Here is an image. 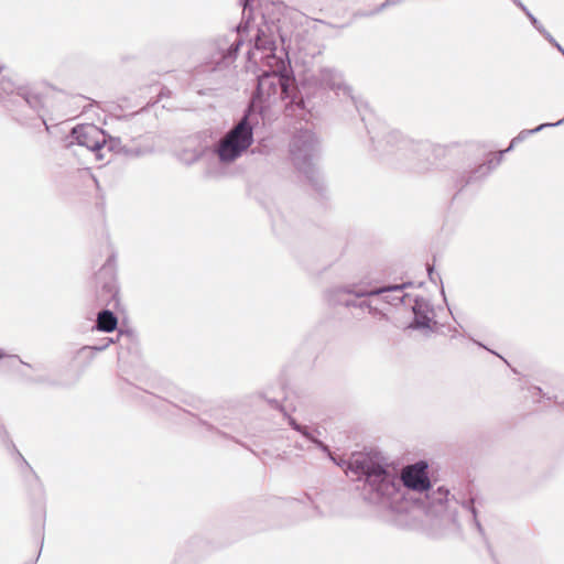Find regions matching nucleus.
I'll return each instance as SVG.
<instances>
[{
	"instance_id": "nucleus-30",
	"label": "nucleus",
	"mask_w": 564,
	"mask_h": 564,
	"mask_svg": "<svg viewBox=\"0 0 564 564\" xmlns=\"http://www.w3.org/2000/svg\"><path fill=\"white\" fill-rule=\"evenodd\" d=\"M19 457H21V459L26 464V462L24 460V458L22 457V454H19Z\"/></svg>"
},
{
	"instance_id": "nucleus-9",
	"label": "nucleus",
	"mask_w": 564,
	"mask_h": 564,
	"mask_svg": "<svg viewBox=\"0 0 564 564\" xmlns=\"http://www.w3.org/2000/svg\"><path fill=\"white\" fill-rule=\"evenodd\" d=\"M230 36L235 37V40L231 42L227 36H223L215 40L213 44L215 52L213 54L212 61L207 63L205 66H202L199 69H197L196 75H198L200 72H204L206 68H208L212 72H215L217 68L220 67V65L228 66L235 61L237 53L243 42L239 37L238 32H231Z\"/></svg>"
},
{
	"instance_id": "nucleus-22",
	"label": "nucleus",
	"mask_w": 564,
	"mask_h": 564,
	"mask_svg": "<svg viewBox=\"0 0 564 564\" xmlns=\"http://www.w3.org/2000/svg\"><path fill=\"white\" fill-rule=\"evenodd\" d=\"M534 29L542 35H544V33L547 32L540 22L534 26Z\"/></svg>"
},
{
	"instance_id": "nucleus-21",
	"label": "nucleus",
	"mask_w": 564,
	"mask_h": 564,
	"mask_svg": "<svg viewBox=\"0 0 564 564\" xmlns=\"http://www.w3.org/2000/svg\"><path fill=\"white\" fill-rule=\"evenodd\" d=\"M543 36L552 45L556 44V40L549 32H545Z\"/></svg>"
},
{
	"instance_id": "nucleus-29",
	"label": "nucleus",
	"mask_w": 564,
	"mask_h": 564,
	"mask_svg": "<svg viewBox=\"0 0 564 564\" xmlns=\"http://www.w3.org/2000/svg\"><path fill=\"white\" fill-rule=\"evenodd\" d=\"M478 346L486 348L481 343L475 341Z\"/></svg>"
},
{
	"instance_id": "nucleus-18",
	"label": "nucleus",
	"mask_w": 564,
	"mask_h": 564,
	"mask_svg": "<svg viewBox=\"0 0 564 564\" xmlns=\"http://www.w3.org/2000/svg\"><path fill=\"white\" fill-rule=\"evenodd\" d=\"M111 343H113V340L111 338H105V339H102L100 345L94 346L91 348L95 349V350L101 351V350L106 349Z\"/></svg>"
},
{
	"instance_id": "nucleus-15",
	"label": "nucleus",
	"mask_w": 564,
	"mask_h": 564,
	"mask_svg": "<svg viewBox=\"0 0 564 564\" xmlns=\"http://www.w3.org/2000/svg\"><path fill=\"white\" fill-rule=\"evenodd\" d=\"M98 283L101 279H105L102 282V290L106 291L111 296H115L117 289L115 284V256L111 254L107 262L102 265L100 271L96 276Z\"/></svg>"
},
{
	"instance_id": "nucleus-25",
	"label": "nucleus",
	"mask_w": 564,
	"mask_h": 564,
	"mask_svg": "<svg viewBox=\"0 0 564 564\" xmlns=\"http://www.w3.org/2000/svg\"><path fill=\"white\" fill-rule=\"evenodd\" d=\"M553 46H555L564 55V48L557 42Z\"/></svg>"
},
{
	"instance_id": "nucleus-23",
	"label": "nucleus",
	"mask_w": 564,
	"mask_h": 564,
	"mask_svg": "<svg viewBox=\"0 0 564 564\" xmlns=\"http://www.w3.org/2000/svg\"><path fill=\"white\" fill-rule=\"evenodd\" d=\"M393 3H394V1H390V0L384 1V2L380 6V8L378 9V11H380V10H382L383 8L389 7V6L393 4Z\"/></svg>"
},
{
	"instance_id": "nucleus-14",
	"label": "nucleus",
	"mask_w": 564,
	"mask_h": 564,
	"mask_svg": "<svg viewBox=\"0 0 564 564\" xmlns=\"http://www.w3.org/2000/svg\"><path fill=\"white\" fill-rule=\"evenodd\" d=\"M319 80L322 85L327 86L328 88L336 91L337 95L343 91L344 95L348 96L352 104L356 106L357 110L360 112L359 106L354 96H351L350 88L344 83L343 76L340 73L333 68H323L319 73Z\"/></svg>"
},
{
	"instance_id": "nucleus-17",
	"label": "nucleus",
	"mask_w": 564,
	"mask_h": 564,
	"mask_svg": "<svg viewBox=\"0 0 564 564\" xmlns=\"http://www.w3.org/2000/svg\"><path fill=\"white\" fill-rule=\"evenodd\" d=\"M474 503H475V499H474V498H470L469 500L463 501V502L460 503V506H462V508H463L464 510H466L467 512H469V513L471 514L473 520H474V523H475V525H476V528H477L478 532H479L480 534H482V533H484V529H482V527H481L480 522H479V521H478V519H477V511H476V508H475V505H474Z\"/></svg>"
},
{
	"instance_id": "nucleus-10",
	"label": "nucleus",
	"mask_w": 564,
	"mask_h": 564,
	"mask_svg": "<svg viewBox=\"0 0 564 564\" xmlns=\"http://www.w3.org/2000/svg\"><path fill=\"white\" fill-rule=\"evenodd\" d=\"M449 491L444 487H438L431 494H426V505L424 506L427 516L435 517L444 528L456 525V516L449 511Z\"/></svg>"
},
{
	"instance_id": "nucleus-27",
	"label": "nucleus",
	"mask_w": 564,
	"mask_h": 564,
	"mask_svg": "<svg viewBox=\"0 0 564 564\" xmlns=\"http://www.w3.org/2000/svg\"><path fill=\"white\" fill-rule=\"evenodd\" d=\"M213 416H214L216 420H218V419H219V416H218V411H215V413L213 414Z\"/></svg>"
},
{
	"instance_id": "nucleus-8",
	"label": "nucleus",
	"mask_w": 564,
	"mask_h": 564,
	"mask_svg": "<svg viewBox=\"0 0 564 564\" xmlns=\"http://www.w3.org/2000/svg\"><path fill=\"white\" fill-rule=\"evenodd\" d=\"M357 289H366L365 286H339L333 288L326 292V301L332 306L344 305L346 307H359L360 310H368L370 314L373 316H384L382 310L375 304L372 300H361L359 302L356 299H360L361 296H357L352 291Z\"/></svg>"
},
{
	"instance_id": "nucleus-13",
	"label": "nucleus",
	"mask_w": 564,
	"mask_h": 564,
	"mask_svg": "<svg viewBox=\"0 0 564 564\" xmlns=\"http://www.w3.org/2000/svg\"><path fill=\"white\" fill-rule=\"evenodd\" d=\"M410 305L414 315L410 326L413 328L431 329V323L434 318V310L431 304L423 297H414Z\"/></svg>"
},
{
	"instance_id": "nucleus-2",
	"label": "nucleus",
	"mask_w": 564,
	"mask_h": 564,
	"mask_svg": "<svg viewBox=\"0 0 564 564\" xmlns=\"http://www.w3.org/2000/svg\"><path fill=\"white\" fill-rule=\"evenodd\" d=\"M286 53L283 51L276 53V42L271 33H265L263 29H259L254 39V47L248 52V59L258 63L265 68L258 76V85L256 94L251 100V107H258L261 110L276 104L279 100H286L285 107L295 105L296 108L303 109L304 101L297 99L294 94L292 79L285 74Z\"/></svg>"
},
{
	"instance_id": "nucleus-7",
	"label": "nucleus",
	"mask_w": 564,
	"mask_h": 564,
	"mask_svg": "<svg viewBox=\"0 0 564 564\" xmlns=\"http://www.w3.org/2000/svg\"><path fill=\"white\" fill-rule=\"evenodd\" d=\"M72 138L75 142L91 151L97 160L105 158L104 149L113 150L117 140H107L106 133L95 124H79L72 129Z\"/></svg>"
},
{
	"instance_id": "nucleus-26",
	"label": "nucleus",
	"mask_w": 564,
	"mask_h": 564,
	"mask_svg": "<svg viewBox=\"0 0 564 564\" xmlns=\"http://www.w3.org/2000/svg\"><path fill=\"white\" fill-rule=\"evenodd\" d=\"M534 391H535L536 393H539V394H541V393H542V390H541L540 388H534Z\"/></svg>"
},
{
	"instance_id": "nucleus-28",
	"label": "nucleus",
	"mask_w": 564,
	"mask_h": 564,
	"mask_svg": "<svg viewBox=\"0 0 564 564\" xmlns=\"http://www.w3.org/2000/svg\"><path fill=\"white\" fill-rule=\"evenodd\" d=\"M269 402L278 406V402L276 401L270 400Z\"/></svg>"
},
{
	"instance_id": "nucleus-1",
	"label": "nucleus",
	"mask_w": 564,
	"mask_h": 564,
	"mask_svg": "<svg viewBox=\"0 0 564 564\" xmlns=\"http://www.w3.org/2000/svg\"><path fill=\"white\" fill-rule=\"evenodd\" d=\"M293 430L301 433L308 441L326 453L329 458L339 466L346 465V475L354 480L364 481L362 496L370 503L380 506L391 513V521L397 525H409L410 519L421 509L413 498L408 497V490L425 492L431 487L427 475L429 465L424 460L405 466L401 471L400 479L388 471L382 465L375 462L368 455H352L349 462H337L329 447L315 438L310 429L299 424L292 416L288 417Z\"/></svg>"
},
{
	"instance_id": "nucleus-24",
	"label": "nucleus",
	"mask_w": 564,
	"mask_h": 564,
	"mask_svg": "<svg viewBox=\"0 0 564 564\" xmlns=\"http://www.w3.org/2000/svg\"><path fill=\"white\" fill-rule=\"evenodd\" d=\"M431 534H432L433 536H440V535H443V534H444V532H443V530H441V529H440V530H434V531H432V532H431Z\"/></svg>"
},
{
	"instance_id": "nucleus-3",
	"label": "nucleus",
	"mask_w": 564,
	"mask_h": 564,
	"mask_svg": "<svg viewBox=\"0 0 564 564\" xmlns=\"http://www.w3.org/2000/svg\"><path fill=\"white\" fill-rule=\"evenodd\" d=\"M1 90L0 99L15 120L26 123L29 120L37 118L48 130L44 109L47 99L35 93L30 86H17L7 78L1 82Z\"/></svg>"
},
{
	"instance_id": "nucleus-11",
	"label": "nucleus",
	"mask_w": 564,
	"mask_h": 564,
	"mask_svg": "<svg viewBox=\"0 0 564 564\" xmlns=\"http://www.w3.org/2000/svg\"><path fill=\"white\" fill-rule=\"evenodd\" d=\"M406 284L402 285H389L383 288H370L369 289H357L352 292L357 296H379L382 295V301L391 305H410L412 303V297L409 294L403 293V289Z\"/></svg>"
},
{
	"instance_id": "nucleus-6",
	"label": "nucleus",
	"mask_w": 564,
	"mask_h": 564,
	"mask_svg": "<svg viewBox=\"0 0 564 564\" xmlns=\"http://www.w3.org/2000/svg\"><path fill=\"white\" fill-rule=\"evenodd\" d=\"M251 107L218 142L215 152L221 163L239 159L253 142V124L250 120Z\"/></svg>"
},
{
	"instance_id": "nucleus-12",
	"label": "nucleus",
	"mask_w": 564,
	"mask_h": 564,
	"mask_svg": "<svg viewBox=\"0 0 564 564\" xmlns=\"http://www.w3.org/2000/svg\"><path fill=\"white\" fill-rule=\"evenodd\" d=\"M564 120H558L557 122L555 123H542L540 126H538L536 128L534 129H531V130H522L516 138L512 139L510 145L508 149H506L505 151H501L500 152V158H498L495 162L494 160H490L487 164H481L479 165L469 176L467 183L471 182V181H476L478 180L479 177H482L485 175H487L492 169H495L499 163H500V160H501V155L505 153V152H508L510 151L514 144H517L518 142H521L523 141L528 135L530 134H533V133H536L547 127H556V126H560L563 123Z\"/></svg>"
},
{
	"instance_id": "nucleus-19",
	"label": "nucleus",
	"mask_w": 564,
	"mask_h": 564,
	"mask_svg": "<svg viewBox=\"0 0 564 564\" xmlns=\"http://www.w3.org/2000/svg\"><path fill=\"white\" fill-rule=\"evenodd\" d=\"M525 15L528 17V19L530 20L531 24L533 26H535L536 24H539V20L529 11L525 13Z\"/></svg>"
},
{
	"instance_id": "nucleus-31",
	"label": "nucleus",
	"mask_w": 564,
	"mask_h": 564,
	"mask_svg": "<svg viewBox=\"0 0 564 564\" xmlns=\"http://www.w3.org/2000/svg\"><path fill=\"white\" fill-rule=\"evenodd\" d=\"M3 68H4V66L0 64V72H1Z\"/></svg>"
},
{
	"instance_id": "nucleus-20",
	"label": "nucleus",
	"mask_w": 564,
	"mask_h": 564,
	"mask_svg": "<svg viewBox=\"0 0 564 564\" xmlns=\"http://www.w3.org/2000/svg\"><path fill=\"white\" fill-rule=\"evenodd\" d=\"M512 1L518 8H520L524 12V14L530 11L520 0Z\"/></svg>"
},
{
	"instance_id": "nucleus-16",
	"label": "nucleus",
	"mask_w": 564,
	"mask_h": 564,
	"mask_svg": "<svg viewBox=\"0 0 564 564\" xmlns=\"http://www.w3.org/2000/svg\"><path fill=\"white\" fill-rule=\"evenodd\" d=\"M117 325L118 318L111 311L102 310L98 313L96 321V329L109 333L115 330Z\"/></svg>"
},
{
	"instance_id": "nucleus-5",
	"label": "nucleus",
	"mask_w": 564,
	"mask_h": 564,
	"mask_svg": "<svg viewBox=\"0 0 564 564\" xmlns=\"http://www.w3.org/2000/svg\"><path fill=\"white\" fill-rule=\"evenodd\" d=\"M318 154V141L308 129L296 132L290 143V156L296 167L314 186L319 185V173L314 164Z\"/></svg>"
},
{
	"instance_id": "nucleus-4",
	"label": "nucleus",
	"mask_w": 564,
	"mask_h": 564,
	"mask_svg": "<svg viewBox=\"0 0 564 564\" xmlns=\"http://www.w3.org/2000/svg\"><path fill=\"white\" fill-rule=\"evenodd\" d=\"M387 152L399 154L409 163V167L419 174L430 171L443 153V148L429 141L415 142L402 135L399 131H391L386 139Z\"/></svg>"
}]
</instances>
